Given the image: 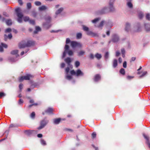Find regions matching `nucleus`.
Returning a JSON list of instances; mask_svg holds the SVG:
<instances>
[{
    "mask_svg": "<svg viewBox=\"0 0 150 150\" xmlns=\"http://www.w3.org/2000/svg\"><path fill=\"white\" fill-rule=\"evenodd\" d=\"M17 16L18 17L17 21L19 23H21L22 22V19L25 22L28 21L30 18L28 17H23V15L22 12L21 10L20 7L17 8L15 10Z\"/></svg>",
    "mask_w": 150,
    "mask_h": 150,
    "instance_id": "nucleus-1",
    "label": "nucleus"
},
{
    "mask_svg": "<svg viewBox=\"0 0 150 150\" xmlns=\"http://www.w3.org/2000/svg\"><path fill=\"white\" fill-rule=\"evenodd\" d=\"M70 73L72 75H75L78 77L83 76L84 73L80 69H78L75 71L74 70L70 71Z\"/></svg>",
    "mask_w": 150,
    "mask_h": 150,
    "instance_id": "nucleus-2",
    "label": "nucleus"
},
{
    "mask_svg": "<svg viewBox=\"0 0 150 150\" xmlns=\"http://www.w3.org/2000/svg\"><path fill=\"white\" fill-rule=\"evenodd\" d=\"M48 121L47 120H44L41 121L40 126L38 127V129H41L44 128V127L48 123Z\"/></svg>",
    "mask_w": 150,
    "mask_h": 150,
    "instance_id": "nucleus-3",
    "label": "nucleus"
},
{
    "mask_svg": "<svg viewBox=\"0 0 150 150\" xmlns=\"http://www.w3.org/2000/svg\"><path fill=\"white\" fill-rule=\"evenodd\" d=\"M71 45L73 48L76 47H81L82 46V45L80 43L75 41H71Z\"/></svg>",
    "mask_w": 150,
    "mask_h": 150,
    "instance_id": "nucleus-4",
    "label": "nucleus"
},
{
    "mask_svg": "<svg viewBox=\"0 0 150 150\" xmlns=\"http://www.w3.org/2000/svg\"><path fill=\"white\" fill-rule=\"evenodd\" d=\"M0 20H1L2 22H5L6 24L8 25H11L12 24V23L11 20V19L5 20V18L4 17H2L1 15H0Z\"/></svg>",
    "mask_w": 150,
    "mask_h": 150,
    "instance_id": "nucleus-5",
    "label": "nucleus"
},
{
    "mask_svg": "<svg viewBox=\"0 0 150 150\" xmlns=\"http://www.w3.org/2000/svg\"><path fill=\"white\" fill-rule=\"evenodd\" d=\"M53 108H49L45 110L44 112H42V114L44 115L45 114H52L53 113Z\"/></svg>",
    "mask_w": 150,
    "mask_h": 150,
    "instance_id": "nucleus-6",
    "label": "nucleus"
},
{
    "mask_svg": "<svg viewBox=\"0 0 150 150\" xmlns=\"http://www.w3.org/2000/svg\"><path fill=\"white\" fill-rule=\"evenodd\" d=\"M118 36L116 34H114L112 36V41L114 42H117L119 40Z\"/></svg>",
    "mask_w": 150,
    "mask_h": 150,
    "instance_id": "nucleus-7",
    "label": "nucleus"
},
{
    "mask_svg": "<svg viewBox=\"0 0 150 150\" xmlns=\"http://www.w3.org/2000/svg\"><path fill=\"white\" fill-rule=\"evenodd\" d=\"M3 47L5 48H7L8 47V46L6 44L1 43V45H0V52H2L4 51Z\"/></svg>",
    "mask_w": 150,
    "mask_h": 150,
    "instance_id": "nucleus-8",
    "label": "nucleus"
},
{
    "mask_svg": "<svg viewBox=\"0 0 150 150\" xmlns=\"http://www.w3.org/2000/svg\"><path fill=\"white\" fill-rule=\"evenodd\" d=\"M35 42L34 41H27L26 44V46L30 47L31 46H33L35 44Z\"/></svg>",
    "mask_w": 150,
    "mask_h": 150,
    "instance_id": "nucleus-9",
    "label": "nucleus"
},
{
    "mask_svg": "<svg viewBox=\"0 0 150 150\" xmlns=\"http://www.w3.org/2000/svg\"><path fill=\"white\" fill-rule=\"evenodd\" d=\"M101 79V76L99 74H97L96 75L94 78V80L96 82L100 80Z\"/></svg>",
    "mask_w": 150,
    "mask_h": 150,
    "instance_id": "nucleus-10",
    "label": "nucleus"
},
{
    "mask_svg": "<svg viewBox=\"0 0 150 150\" xmlns=\"http://www.w3.org/2000/svg\"><path fill=\"white\" fill-rule=\"evenodd\" d=\"M114 0H110V2L109 3V5H110V11H114V7H113V6H112V4L113 2H114Z\"/></svg>",
    "mask_w": 150,
    "mask_h": 150,
    "instance_id": "nucleus-11",
    "label": "nucleus"
},
{
    "mask_svg": "<svg viewBox=\"0 0 150 150\" xmlns=\"http://www.w3.org/2000/svg\"><path fill=\"white\" fill-rule=\"evenodd\" d=\"M26 44L25 43L24 41H23L20 43L19 45V47L20 48H22L27 47L26 46Z\"/></svg>",
    "mask_w": 150,
    "mask_h": 150,
    "instance_id": "nucleus-12",
    "label": "nucleus"
},
{
    "mask_svg": "<svg viewBox=\"0 0 150 150\" xmlns=\"http://www.w3.org/2000/svg\"><path fill=\"white\" fill-rule=\"evenodd\" d=\"M24 77L25 80H30V78H33V76L30 74H28L25 76H24Z\"/></svg>",
    "mask_w": 150,
    "mask_h": 150,
    "instance_id": "nucleus-13",
    "label": "nucleus"
},
{
    "mask_svg": "<svg viewBox=\"0 0 150 150\" xmlns=\"http://www.w3.org/2000/svg\"><path fill=\"white\" fill-rule=\"evenodd\" d=\"M34 132V131L32 130H27L24 131V132L26 135H30L32 134Z\"/></svg>",
    "mask_w": 150,
    "mask_h": 150,
    "instance_id": "nucleus-14",
    "label": "nucleus"
},
{
    "mask_svg": "<svg viewBox=\"0 0 150 150\" xmlns=\"http://www.w3.org/2000/svg\"><path fill=\"white\" fill-rule=\"evenodd\" d=\"M143 135L144 138L146 139L147 143L149 147L150 148V143L149 142V137H148L147 135H146L144 134Z\"/></svg>",
    "mask_w": 150,
    "mask_h": 150,
    "instance_id": "nucleus-15",
    "label": "nucleus"
},
{
    "mask_svg": "<svg viewBox=\"0 0 150 150\" xmlns=\"http://www.w3.org/2000/svg\"><path fill=\"white\" fill-rule=\"evenodd\" d=\"M64 61L69 66L71 62V60L70 57H68L64 59Z\"/></svg>",
    "mask_w": 150,
    "mask_h": 150,
    "instance_id": "nucleus-16",
    "label": "nucleus"
},
{
    "mask_svg": "<svg viewBox=\"0 0 150 150\" xmlns=\"http://www.w3.org/2000/svg\"><path fill=\"white\" fill-rule=\"evenodd\" d=\"M145 29L146 31L149 32L150 31V24H145Z\"/></svg>",
    "mask_w": 150,
    "mask_h": 150,
    "instance_id": "nucleus-17",
    "label": "nucleus"
},
{
    "mask_svg": "<svg viewBox=\"0 0 150 150\" xmlns=\"http://www.w3.org/2000/svg\"><path fill=\"white\" fill-rule=\"evenodd\" d=\"M130 28V24L128 23H127L126 24L125 30L126 31L128 32Z\"/></svg>",
    "mask_w": 150,
    "mask_h": 150,
    "instance_id": "nucleus-18",
    "label": "nucleus"
},
{
    "mask_svg": "<svg viewBox=\"0 0 150 150\" xmlns=\"http://www.w3.org/2000/svg\"><path fill=\"white\" fill-rule=\"evenodd\" d=\"M41 30V28L39 26H36L35 27V30L33 32L35 34H37L38 31H40Z\"/></svg>",
    "mask_w": 150,
    "mask_h": 150,
    "instance_id": "nucleus-19",
    "label": "nucleus"
},
{
    "mask_svg": "<svg viewBox=\"0 0 150 150\" xmlns=\"http://www.w3.org/2000/svg\"><path fill=\"white\" fill-rule=\"evenodd\" d=\"M117 65V61L116 59L113 60V67L114 68H115Z\"/></svg>",
    "mask_w": 150,
    "mask_h": 150,
    "instance_id": "nucleus-20",
    "label": "nucleus"
},
{
    "mask_svg": "<svg viewBox=\"0 0 150 150\" xmlns=\"http://www.w3.org/2000/svg\"><path fill=\"white\" fill-rule=\"evenodd\" d=\"M61 120V119L60 118L55 119L54 121V123L56 124H58L59 123Z\"/></svg>",
    "mask_w": 150,
    "mask_h": 150,
    "instance_id": "nucleus-21",
    "label": "nucleus"
},
{
    "mask_svg": "<svg viewBox=\"0 0 150 150\" xmlns=\"http://www.w3.org/2000/svg\"><path fill=\"white\" fill-rule=\"evenodd\" d=\"M47 8V7L44 5L42 6L39 8V10L40 11L45 10Z\"/></svg>",
    "mask_w": 150,
    "mask_h": 150,
    "instance_id": "nucleus-22",
    "label": "nucleus"
},
{
    "mask_svg": "<svg viewBox=\"0 0 150 150\" xmlns=\"http://www.w3.org/2000/svg\"><path fill=\"white\" fill-rule=\"evenodd\" d=\"M4 37L5 38V40L6 41V39H7V38H8L9 39H11L12 37V35L11 34H9L8 36H7L5 34L4 35Z\"/></svg>",
    "mask_w": 150,
    "mask_h": 150,
    "instance_id": "nucleus-23",
    "label": "nucleus"
},
{
    "mask_svg": "<svg viewBox=\"0 0 150 150\" xmlns=\"http://www.w3.org/2000/svg\"><path fill=\"white\" fill-rule=\"evenodd\" d=\"M18 50H13L11 51V53L13 55H16L18 54Z\"/></svg>",
    "mask_w": 150,
    "mask_h": 150,
    "instance_id": "nucleus-24",
    "label": "nucleus"
},
{
    "mask_svg": "<svg viewBox=\"0 0 150 150\" xmlns=\"http://www.w3.org/2000/svg\"><path fill=\"white\" fill-rule=\"evenodd\" d=\"M63 8H61L59 9H58L56 12V14H58L60 13L63 11Z\"/></svg>",
    "mask_w": 150,
    "mask_h": 150,
    "instance_id": "nucleus-25",
    "label": "nucleus"
},
{
    "mask_svg": "<svg viewBox=\"0 0 150 150\" xmlns=\"http://www.w3.org/2000/svg\"><path fill=\"white\" fill-rule=\"evenodd\" d=\"M95 56L99 60L102 57L101 55L98 53H97L96 54Z\"/></svg>",
    "mask_w": 150,
    "mask_h": 150,
    "instance_id": "nucleus-26",
    "label": "nucleus"
},
{
    "mask_svg": "<svg viewBox=\"0 0 150 150\" xmlns=\"http://www.w3.org/2000/svg\"><path fill=\"white\" fill-rule=\"evenodd\" d=\"M120 73L123 75H125V71L124 69L121 68L120 71Z\"/></svg>",
    "mask_w": 150,
    "mask_h": 150,
    "instance_id": "nucleus-27",
    "label": "nucleus"
},
{
    "mask_svg": "<svg viewBox=\"0 0 150 150\" xmlns=\"http://www.w3.org/2000/svg\"><path fill=\"white\" fill-rule=\"evenodd\" d=\"M100 18H96L95 19H94L92 21V22L93 23H96V22L98 21L99 20H100Z\"/></svg>",
    "mask_w": 150,
    "mask_h": 150,
    "instance_id": "nucleus-28",
    "label": "nucleus"
},
{
    "mask_svg": "<svg viewBox=\"0 0 150 150\" xmlns=\"http://www.w3.org/2000/svg\"><path fill=\"white\" fill-rule=\"evenodd\" d=\"M85 53V51H81L78 53V55L81 56L84 55Z\"/></svg>",
    "mask_w": 150,
    "mask_h": 150,
    "instance_id": "nucleus-29",
    "label": "nucleus"
},
{
    "mask_svg": "<svg viewBox=\"0 0 150 150\" xmlns=\"http://www.w3.org/2000/svg\"><path fill=\"white\" fill-rule=\"evenodd\" d=\"M45 20L47 22L49 23L51 21V18L50 16H48L45 18Z\"/></svg>",
    "mask_w": 150,
    "mask_h": 150,
    "instance_id": "nucleus-30",
    "label": "nucleus"
},
{
    "mask_svg": "<svg viewBox=\"0 0 150 150\" xmlns=\"http://www.w3.org/2000/svg\"><path fill=\"white\" fill-rule=\"evenodd\" d=\"M30 117L32 118L33 119H34L35 118V112H32V113L30 115Z\"/></svg>",
    "mask_w": 150,
    "mask_h": 150,
    "instance_id": "nucleus-31",
    "label": "nucleus"
},
{
    "mask_svg": "<svg viewBox=\"0 0 150 150\" xmlns=\"http://www.w3.org/2000/svg\"><path fill=\"white\" fill-rule=\"evenodd\" d=\"M80 64V63L79 61H77L75 62V65L76 67H78L79 66Z\"/></svg>",
    "mask_w": 150,
    "mask_h": 150,
    "instance_id": "nucleus-32",
    "label": "nucleus"
},
{
    "mask_svg": "<svg viewBox=\"0 0 150 150\" xmlns=\"http://www.w3.org/2000/svg\"><path fill=\"white\" fill-rule=\"evenodd\" d=\"M23 84L22 83H20L19 85V88L20 89V91L21 92L22 89L23 88Z\"/></svg>",
    "mask_w": 150,
    "mask_h": 150,
    "instance_id": "nucleus-33",
    "label": "nucleus"
},
{
    "mask_svg": "<svg viewBox=\"0 0 150 150\" xmlns=\"http://www.w3.org/2000/svg\"><path fill=\"white\" fill-rule=\"evenodd\" d=\"M106 8H104L103 9H102L100 11L99 13V14H103L105 13V11L106 10Z\"/></svg>",
    "mask_w": 150,
    "mask_h": 150,
    "instance_id": "nucleus-34",
    "label": "nucleus"
},
{
    "mask_svg": "<svg viewBox=\"0 0 150 150\" xmlns=\"http://www.w3.org/2000/svg\"><path fill=\"white\" fill-rule=\"evenodd\" d=\"M82 37V34L80 33H78L76 35V38L77 39H80Z\"/></svg>",
    "mask_w": 150,
    "mask_h": 150,
    "instance_id": "nucleus-35",
    "label": "nucleus"
},
{
    "mask_svg": "<svg viewBox=\"0 0 150 150\" xmlns=\"http://www.w3.org/2000/svg\"><path fill=\"white\" fill-rule=\"evenodd\" d=\"M144 16V15L142 13H140L138 15L139 18V19H141Z\"/></svg>",
    "mask_w": 150,
    "mask_h": 150,
    "instance_id": "nucleus-36",
    "label": "nucleus"
},
{
    "mask_svg": "<svg viewBox=\"0 0 150 150\" xmlns=\"http://www.w3.org/2000/svg\"><path fill=\"white\" fill-rule=\"evenodd\" d=\"M83 29L84 31H88L89 30V28L88 27H86L85 26L83 25Z\"/></svg>",
    "mask_w": 150,
    "mask_h": 150,
    "instance_id": "nucleus-37",
    "label": "nucleus"
},
{
    "mask_svg": "<svg viewBox=\"0 0 150 150\" xmlns=\"http://www.w3.org/2000/svg\"><path fill=\"white\" fill-rule=\"evenodd\" d=\"M127 5L130 8H132V4L130 2H128L127 3Z\"/></svg>",
    "mask_w": 150,
    "mask_h": 150,
    "instance_id": "nucleus-38",
    "label": "nucleus"
},
{
    "mask_svg": "<svg viewBox=\"0 0 150 150\" xmlns=\"http://www.w3.org/2000/svg\"><path fill=\"white\" fill-rule=\"evenodd\" d=\"M146 18L147 20L150 21V14L149 13H147L146 15Z\"/></svg>",
    "mask_w": 150,
    "mask_h": 150,
    "instance_id": "nucleus-39",
    "label": "nucleus"
},
{
    "mask_svg": "<svg viewBox=\"0 0 150 150\" xmlns=\"http://www.w3.org/2000/svg\"><path fill=\"white\" fill-rule=\"evenodd\" d=\"M104 22L103 21H102L99 24V25L98 26V28H101L102 27L103 25V23Z\"/></svg>",
    "mask_w": 150,
    "mask_h": 150,
    "instance_id": "nucleus-40",
    "label": "nucleus"
},
{
    "mask_svg": "<svg viewBox=\"0 0 150 150\" xmlns=\"http://www.w3.org/2000/svg\"><path fill=\"white\" fill-rule=\"evenodd\" d=\"M35 5L37 6H39L41 4V3L39 1H35Z\"/></svg>",
    "mask_w": 150,
    "mask_h": 150,
    "instance_id": "nucleus-41",
    "label": "nucleus"
},
{
    "mask_svg": "<svg viewBox=\"0 0 150 150\" xmlns=\"http://www.w3.org/2000/svg\"><path fill=\"white\" fill-rule=\"evenodd\" d=\"M68 54L69 56L72 55L73 53L72 51L71 50H69L68 52Z\"/></svg>",
    "mask_w": 150,
    "mask_h": 150,
    "instance_id": "nucleus-42",
    "label": "nucleus"
},
{
    "mask_svg": "<svg viewBox=\"0 0 150 150\" xmlns=\"http://www.w3.org/2000/svg\"><path fill=\"white\" fill-rule=\"evenodd\" d=\"M24 76H21L19 78V81L20 82H21L23 80H24Z\"/></svg>",
    "mask_w": 150,
    "mask_h": 150,
    "instance_id": "nucleus-43",
    "label": "nucleus"
},
{
    "mask_svg": "<svg viewBox=\"0 0 150 150\" xmlns=\"http://www.w3.org/2000/svg\"><path fill=\"white\" fill-rule=\"evenodd\" d=\"M109 56V53L108 52H107L105 53V57L106 59H107L108 58Z\"/></svg>",
    "mask_w": 150,
    "mask_h": 150,
    "instance_id": "nucleus-44",
    "label": "nucleus"
},
{
    "mask_svg": "<svg viewBox=\"0 0 150 150\" xmlns=\"http://www.w3.org/2000/svg\"><path fill=\"white\" fill-rule=\"evenodd\" d=\"M69 46L68 45H67V44L65 46L64 51H67V50L69 49Z\"/></svg>",
    "mask_w": 150,
    "mask_h": 150,
    "instance_id": "nucleus-45",
    "label": "nucleus"
},
{
    "mask_svg": "<svg viewBox=\"0 0 150 150\" xmlns=\"http://www.w3.org/2000/svg\"><path fill=\"white\" fill-rule=\"evenodd\" d=\"M27 8L28 9H30L31 7V4L30 3H27Z\"/></svg>",
    "mask_w": 150,
    "mask_h": 150,
    "instance_id": "nucleus-46",
    "label": "nucleus"
},
{
    "mask_svg": "<svg viewBox=\"0 0 150 150\" xmlns=\"http://www.w3.org/2000/svg\"><path fill=\"white\" fill-rule=\"evenodd\" d=\"M66 78L68 80H70L72 79V77L71 76L67 75L66 76Z\"/></svg>",
    "mask_w": 150,
    "mask_h": 150,
    "instance_id": "nucleus-47",
    "label": "nucleus"
},
{
    "mask_svg": "<svg viewBox=\"0 0 150 150\" xmlns=\"http://www.w3.org/2000/svg\"><path fill=\"white\" fill-rule=\"evenodd\" d=\"M96 132H93L92 134V137L93 139L95 138L96 137Z\"/></svg>",
    "mask_w": 150,
    "mask_h": 150,
    "instance_id": "nucleus-48",
    "label": "nucleus"
},
{
    "mask_svg": "<svg viewBox=\"0 0 150 150\" xmlns=\"http://www.w3.org/2000/svg\"><path fill=\"white\" fill-rule=\"evenodd\" d=\"M28 21L29 22V23H31V24H32L33 25H34L35 24V21L33 20H30L29 19V21Z\"/></svg>",
    "mask_w": 150,
    "mask_h": 150,
    "instance_id": "nucleus-49",
    "label": "nucleus"
},
{
    "mask_svg": "<svg viewBox=\"0 0 150 150\" xmlns=\"http://www.w3.org/2000/svg\"><path fill=\"white\" fill-rule=\"evenodd\" d=\"M41 143L43 145H45L46 143L45 141L43 139H42L41 141Z\"/></svg>",
    "mask_w": 150,
    "mask_h": 150,
    "instance_id": "nucleus-50",
    "label": "nucleus"
},
{
    "mask_svg": "<svg viewBox=\"0 0 150 150\" xmlns=\"http://www.w3.org/2000/svg\"><path fill=\"white\" fill-rule=\"evenodd\" d=\"M71 42L69 38H67L66 39V44H68L69 42Z\"/></svg>",
    "mask_w": 150,
    "mask_h": 150,
    "instance_id": "nucleus-51",
    "label": "nucleus"
},
{
    "mask_svg": "<svg viewBox=\"0 0 150 150\" xmlns=\"http://www.w3.org/2000/svg\"><path fill=\"white\" fill-rule=\"evenodd\" d=\"M89 58L91 59H93L94 58V56L93 54L91 53L89 55Z\"/></svg>",
    "mask_w": 150,
    "mask_h": 150,
    "instance_id": "nucleus-52",
    "label": "nucleus"
},
{
    "mask_svg": "<svg viewBox=\"0 0 150 150\" xmlns=\"http://www.w3.org/2000/svg\"><path fill=\"white\" fill-rule=\"evenodd\" d=\"M70 69L69 67H67L65 69L66 72L67 74L69 72Z\"/></svg>",
    "mask_w": 150,
    "mask_h": 150,
    "instance_id": "nucleus-53",
    "label": "nucleus"
},
{
    "mask_svg": "<svg viewBox=\"0 0 150 150\" xmlns=\"http://www.w3.org/2000/svg\"><path fill=\"white\" fill-rule=\"evenodd\" d=\"M11 28H8L6 29L5 30V33L9 32H11Z\"/></svg>",
    "mask_w": 150,
    "mask_h": 150,
    "instance_id": "nucleus-54",
    "label": "nucleus"
},
{
    "mask_svg": "<svg viewBox=\"0 0 150 150\" xmlns=\"http://www.w3.org/2000/svg\"><path fill=\"white\" fill-rule=\"evenodd\" d=\"M65 66V64L64 63H62L60 64V67L61 68H64Z\"/></svg>",
    "mask_w": 150,
    "mask_h": 150,
    "instance_id": "nucleus-55",
    "label": "nucleus"
},
{
    "mask_svg": "<svg viewBox=\"0 0 150 150\" xmlns=\"http://www.w3.org/2000/svg\"><path fill=\"white\" fill-rule=\"evenodd\" d=\"M23 100L21 99H20L19 100V101H18V103L20 105H21V104H22V103H23Z\"/></svg>",
    "mask_w": 150,
    "mask_h": 150,
    "instance_id": "nucleus-56",
    "label": "nucleus"
},
{
    "mask_svg": "<svg viewBox=\"0 0 150 150\" xmlns=\"http://www.w3.org/2000/svg\"><path fill=\"white\" fill-rule=\"evenodd\" d=\"M5 94L3 92H0V98H1L3 96H4Z\"/></svg>",
    "mask_w": 150,
    "mask_h": 150,
    "instance_id": "nucleus-57",
    "label": "nucleus"
},
{
    "mask_svg": "<svg viewBox=\"0 0 150 150\" xmlns=\"http://www.w3.org/2000/svg\"><path fill=\"white\" fill-rule=\"evenodd\" d=\"M123 67L124 68H126L127 67V62L126 61L124 62L123 63Z\"/></svg>",
    "mask_w": 150,
    "mask_h": 150,
    "instance_id": "nucleus-58",
    "label": "nucleus"
},
{
    "mask_svg": "<svg viewBox=\"0 0 150 150\" xmlns=\"http://www.w3.org/2000/svg\"><path fill=\"white\" fill-rule=\"evenodd\" d=\"M97 67L99 69H100L101 67V65L100 63H98L97 64Z\"/></svg>",
    "mask_w": 150,
    "mask_h": 150,
    "instance_id": "nucleus-59",
    "label": "nucleus"
},
{
    "mask_svg": "<svg viewBox=\"0 0 150 150\" xmlns=\"http://www.w3.org/2000/svg\"><path fill=\"white\" fill-rule=\"evenodd\" d=\"M67 52V51H64V52L63 53V54L62 57V58H64L66 56V53Z\"/></svg>",
    "mask_w": 150,
    "mask_h": 150,
    "instance_id": "nucleus-60",
    "label": "nucleus"
},
{
    "mask_svg": "<svg viewBox=\"0 0 150 150\" xmlns=\"http://www.w3.org/2000/svg\"><path fill=\"white\" fill-rule=\"evenodd\" d=\"M122 54H125V51L124 48H122L121 50Z\"/></svg>",
    "mask_w": 150,
    "mask_h": 150,
    "instance_id": "nucleus-61",
    "label": "nucleus"
},
{
    "mask_svg": "<svg viewBox=\"0 0 150 150\" xmlns=\"http://www.w3.org/2000/svg\"><path fill=\"white\" fill-rule=\"evenodd\" d=\"M147 73V71H144L142 74L141 76V77H142L144 76Z\"/></svg>",
    "mask_w": 150,
    "mask_h": 150,
    "instance_id": "nucleus-62",
    "label": "nucleus"
},
{
    "mask_svg": "<svg viewBox=\"0 0 150 150\" xmlns=\"http://www.w3.org/2000/svg\"><path fill=\"white\" fill-rule=\"evenodd\" d=\"M18 2L20 5L23 4V2L22 0H18Z\"/></svg>",
    "mask_w": 150,
    "mask_h": 150,
    "instance_id": "nucleus-63",
    "label": "nucleus"
},
{
    "mask_svg": "<svg viewBox=\"0 0 150 150\" xmlns=\"http://www.w3.org/2000/svg\"><path fill=\"white\" fill-rule=\"evenodd\" d=\"M37 136L39 138H41L42 137V135L41 134H38Z\"/></svg>",
    "mask_w": 150,
    "mask_h": 150,
    "instance_id": "nucleus-64",
    "label": "nucleus"
}]
</instances>
